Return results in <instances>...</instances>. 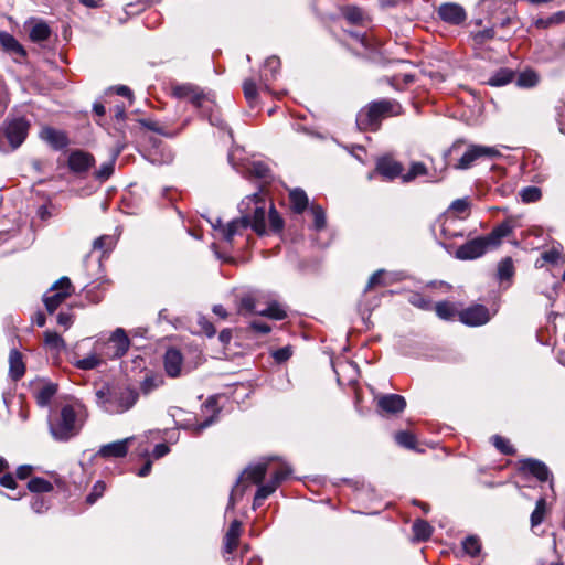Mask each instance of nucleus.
Wrapping results in <instances>:
<instances>
[{
  "mask_svg": "<svg viewBox=\"0 0 565 565\" xmlns=\"http://www.w3.org/2000/svg\"><path fill=\"white\" fill-rule=\"evenodd\" d=\"M266 200L260 193L246 196L238 204L241 216L222 226V238L233 244L236 237H243L250 227L257 235L266 233Z\"/></svg>",
  "mask_w": 565,
  "mask_h": 565,
  "instance_id": "f257e3e1",
  "label": "nucleus"
},
{
  "mask_svg": "<svg viewBox=\"0 0 565 565\" xmlns=\"http://www.w3.org/2000/svg\"><path fill=\"white\" fill-rule=\"evenodd\" d=\"M97 406L110 415H119L131 409L139 392L128 385H105L95 393Z\"/></svg>",
  "mask_w": 565,
  "mask_h": 565,
  "instance_id": "f03ea898",
  "label": "nucleus"
},
{
  "mask_svg": "<svg viewBox=\"0 0 565 565\" xmlns=\"http://www.w3.org/2000/svg\"><path fill=\"white\" fill-rule=\"evenodd\" d=\"M500 151L494 147L467 143L463 139L456 140L445 152L446 164H450L455 157L457 161L452 164L456 170H468L478 160L494 159L500 157Z\"/></svg>",
  "mask_w": 565,
  "mask_h": 565,
  "instance_id": "7ed1b4c3",
  "label": "nucleus"
},
{
  "mask_svg": "<svg viewBox=\"0 0 565 565\" xmlns=\"http://www.w3.org/2000/svg\"><path fill=\"white\" fill-rule=\"evenodd\" d=\"M513 230L509 221H504L493 227V230L484 236H479L468 241L456 249V257L462 260H471L481 257L489 249L500 246L502 239L511 234Z\"/></svg>",
  "mask_w": 565,
  "mask_h": 565,
  "instance_id": "20e7f679",
  "label": "nucleus"
},
{
  "mask_svg": "<svg viewBox=\"0 0 565 565\" xmlns=\"http://www.w3.org/2000/svg\"><path fill=\"white\" fill-rule=\"evenodd\" d=\"M84 408L82 405H65L62 407L60 417L50 425L54 439L65 441L78 434L83 419L81 418Z\"/></svg>",
  "mask_w": 565,
  "mask_h": 565,
  "instance_id": "39448f33",
  "label": "nucleus"
},
{
  "mask_svg": "<svg viewBox=\"0 0 565 565\" xmlns=\"http://www.w3.org/2000/svg\"><path fill=\"white\" fill-rule=\"evenodd\" d=\"M30 121L24 117L7 118L0 126V151L8 153L17 150L26 139Z\"/></svg>",
  "mask_w": 565,
  "mask_h": 565,
  "instance_id": "423d86ee",
  "label": "nucleus"
},
{
  "mask_svg": "<svg viewBox=\"0 0 565 565\" xmlns=\"http://www.w3.org/2000/svg\"><path fill=\"white\" fill-rule=\"evenodd\" d=\"M398 106L390 100L372 103L367 108L359 111L356 125L361 130H376L385 116L397 114Z\"/></svg>",
  "mask_w": 565,
  "mask_h": 565,
  "instance_id": "0eeeda50",
  "label": "nucleus"
},
{
  "mask_svg": "<svg viewBox=\"0 0 565 565\" xmlns=\"http://www.w3.org/2000/svg\"><path fill=\"white\" fill-rule=\"evenodd\" d=\"M271 458L266 459L265 461L250 465L248 466L239 476L237 479L236 484L233 487L231 494H230V501L227 504V510L233 509L236 501L241 499L245 492V483H254L259 484L263 482L268 469H269V461Z\"/></svg>",
  "mask_w": 565,
  "mask_h": 565,
  "instance_id": "6e6552de",
  "label": "nucleus"
},
{
  "mask_svg": "<svg viewBox=\"0 0 565 565\" xmlns=\"http://www.w3.org/2000/svg\"><path fill=\"white\" fill-rule=\"evenodd\" d=\"M172 94L179 99L189 100L194 107L201 109V114L210 110L213 104V99L210 98L209 94H205L202 88L190 83L174 85Z\"/></svg>",
  "mask_w": 565,
  "mask_h": 565,
  "instance_id": "1a4fd4ad",
  "label": "nucleus"
},
{
  "mask_svg": "<svg viewBox=\"0 0 565 565\" xmlns=\"http://www.w3.org/2000/svg\"><path fill=\"white\" fill-rule=\"evenodd\" d=\"M105 352L102 354L105 359H119L124 356L130 348V339L122 328H117L110 334L108 341L104 344Z\"/></svg>",
  "mask_w": 565,
  "mask_h": 565,
  "instance_id": "9d476101",
  "label": "nucleus"
},
{
  "mask_svg": "<svg viewBox=\"0 0 565 565\" xmlns=\"http://www.w3.org/2000/svg\"><path fill=\"white\" fill-rule=\"evenodd\" d=\"M52 295L44 296V305L50 313H53L58 306L72 295L73 286L67 277L60 278L50 290Z\"/></svg>",
  "mask_w": 565,
  "mask_h": 565,
  "instance_id": "9b49d317",
  "label": "nucleus"
},
{
  "mask_svg": "<svg viewBox=\"0 0 565 565\" xmlns=\"http://www.w3.org/2000/svg\"><path fill=\"white\" fill-rule=\"evenodd\" d=\"M490 320V313L483 305L469 307L460 312V321L467 326H481Z\"/></svg>",
  "mask_w": 565,
  "mask_h": 565,
  "instance_id": "f8f14e48",
  "label": "nucleus"
},
{
  "mask_svg": "<svg viewBox=\"0 0 565 565\" xmlns=\"http://www.w3.org/2000/svg\"><path fill=\"white\" fill-rule=\"evenodd\" d=\"M438 15L444 22L454 25L461 24L467 18L465 9L461 6L451 2L443 3L438 8Z\"/></svg>",
  "mask_w": 565,
  "mask_h": 565,
  "instance_id": "ddd939ff",
  "label": "nucleus"
},
{
  "mask_svg": "<svg viewBox=\"0 0 565 565\" xmlns=\"http://www.w3.org/2000/svg\"><path fill=\"white\" fill-rule=\"evenodd\" d=\"M134 437H128L121 440L103 445L97 455L102 458H122L127 455L129 445Z\"/></svg>",
  "mask_w": 565,
  "mask_h": 565,
  "instance_id": "4468645a",
  "label": "nucleus"
},
{
  "mask_svg": "<svg viewBox=\"0 0 565 565\" xmlns=\"http://www.w3.org/2000/svg\"><path fill=\"white\" fill-rule=\"evenodd\" d=\"M242 532V523L234 520L224 535L223 556L225 561H230L227 555H231L238 546Z\"/></svg>",
  "mask_w": 565,
  "mask_h": 565,
  "instance_id": "2eb2a0df",
  "label": "nucleus"
},
{
  "mask_svg": "<svg viewBox=\"0 0 565 565\" xmlns=\"http://www.w3.org/2000/svg\"><path fill=\"white\" fill-rule=\"evenodd\" d=\"M95 163L94 157L81 150L74 151L68 157V167L75 173L88 171Z\"/></svg>",
  "mask_w": 565,
  "mask_h": 565,
  "instance_id": "dca6fc26",
  "label": "nucleus"
},
{
  "mask_svg": "<svg viewBox=\"0 0 565 565\" xmlns=\"http://www.w3.org/2000/svg\"><path fill=\"white\" fill-rule=\"evenodd\" d=\"M376 171L385 179L393 180L397 177L402 178L403 167L399 162L391 157L380 158L376 162Z\"/></svg>",
  "mask_w": 565,
  "mask_h": 565,
  "instance_id": "f3484780",
  "label": "nucleus"
},
{
  "mask_svg": "<svg viewBox=\"0 0 565 565\" xmlns=\"http://www.w3.org/2000/svg\"><path fill=\"white\" fill-rule=\"evenodd\" d=\"M0 44L17 62H21V60L26 56V52L23 46L8 32H0Z\"/></svg>",
  "mask_w": 565,
  "mask_h": 565,
  "instance_id": "a211bd4d",
  "label": "nucleus"
},
{
  "mask_svg": "<svg viewBox=\"0 0 565 565\" xmlns=\"http://www.w3.org/2000/svg\"><path fill=\"white\" fill-rule=\"evenodd\" d=\"M379 407L391 414L399 413L404 411L406 406V401L402 395L398 394H387L383 395L377 399Z\"/></svg>",
  "mask_w": 565,
  "mask_h": 565,
  "instance_id": "6ab92c4d",
  "label": "nucleus"
},
{
  "mask_svg": "<svg viewBox=\"0 0 565 565\" xmlns=\"http://www.w3.org/2000/svg\"><path fill=\"white\" fill-rule=\"evenodd\" d=\"M521 470L527 471L537 478L540 481H546L550 478V470L547 466L536 459H524L521 462Z\"/></svg>",
  "mask_w": 565,
  "mask_h": 565,
  "instance_id": "aec40b11",
  "label": "nucleus"
},
{
  "mask_svg": "<svg viewBox=\"0 0 565 565\" xmlns=\"http://www.w3.org/2000/svg\"><path fill=\"white\" fill-rule=\"evenodd\" d=\"M183 358L179 350L169 349L164 354V369L169 376L175 377L181 372Z\"/></svg>",
  "mask_w": 565,
  "mask_h": 565,
  "instance_id": "412c9836",
  "label": "nucleus"
},
{
  "mask_svg": "<svg viewBox=\"0 0 565 565\" xmlns=\"http://www.w3.org/2000/svg\"><path fill=\"white\" fill-rule=\"evenodd\" d=\"M280 68V60L276 56H270L265 61L264 71L260 74V82L264 88H268L270 81L276 78Z\"/></svg>",
  "mask_w": 565,
  "mask_h": 565,
  "instance_id": "4be33fe9",
  "label": "nucleus"
},
{
  "mask_svg": "<svg viewBox=\"0 0 565 565\" xmlns=\"http://www.w3.org/2000/svg\"><path fill=\"white\" fill-rule=\"evenodd\" d=\"M9 372L10 376L17 381L20 380L25 373V365L22 360V354L18 350H12L9 355Z\"/></svg>",
  "mask_w": 565,
  "mask_h": 565,
  "instance_id": "5701e85b",
  "label": "nucleus"
},
{
  "mask_svg": "<svg viewBox=\"0 0 565 565\" xmlns=\"http://www.w3.org/2000/svg\"><path fill=\"white\" fill-rule=\"evenodd\" d=\"M41 137L56 150L67 146L65 134L53 128H44L41 132Z\"/></svg>",
  "mask_w": 565,
  "mask_h": 565,
  "instance_id": "b1692460",
  "label": "nucleus"
},
{
  "mask_svg": "<svg viewBox=\"0 0 565 565\" xmlns=\"http://www.w3.org/2000/svg\"><path fill=\"white\" fill-rule=\"evenodd\" d=\"M515 78V73L510 68H500L497 72H494L489 79L487 81V84L493 87H501L509 83H511Z\"/></svg>",
  "mask_w": 565,
  "mask_h": 565,
  "instance_id": "393cba45",
  "label": "nucleus"
},
{
  "mask_svg": "<svg viewBox=\"0 0 565 565\" xmlns=\"http://www.w3.org/2000/svg\"><path fill=\"white\" fill-rule=\"evenodd\" d=\"M289 200L294 212L300 214L308 206V196L302 189L296 188L290 191Z\"/></svg>",
  "mask_w": 565,
  "mask_h": 565,
  "instance_id": "a878e982",
  "label": "nucleus"
},
{
  "mask_svg": "<svg viewBox=\"0 0 565 565\" xmlns=\"http://www.w3.org/2000/svg\"><path fill=\"white\" fill-rule=\"evenodd\" d=\"M51 30L45 22L38 21L31 24L29 36L33 42H42L50 38Z\"/></svg>",
  "mask_w": 565,
  "mask_h": 565,
  "instance_id": "bb28decb",
  "label": "nucleus"
},
{
  "mask_svg": "<svg viewBox=\"0 0 565 565\" xmlns=\"http://www.w3.org/2000/svg\"><path fill=\"white\" fill-rule=\"evenodd\" d=\"M57 387L54 384H45L35 392V401L39 406H47L53 396L56 394Z\"/></svg>",
  "mask_w": 565,
  "mask_h": 565,
  "instance_id": "cd10ccee",
  "label": "nucleus"
},
{
  "mask_svg": "<svg viewBox=\"0 0 565 565\" xmlns=\"http://www.w3.org/2000/svg\"><path fill=\"white\" fill-rule=\"evenodd\" d=\"M258 489L255 493L254 501H253V509L256 510L259 508L264 500H266L271 493H274L277 490V486L269 480L266 484H257Z\"/></svg>",
  "mask_w": 565,
  "mask_h": 565,
  "instance_id": "c85d7f7f",
  "label": "nucleus"
},
{
  "mask_svg": "<svg viewBox=\"0 0 565 565\" xmlns=\"http://www.w3.org/2000/svg\"><path fill=\"white\" fill-rule=\"evenodd\" d=\"M103 361H104V355L103 356L98 355L95 352V353L88 354L87 356H85L83 359L77 360L74 363V365L79 370L89 371V370H94V369L98 367Z\"/></svg>",
  "mask_w": 565,
  "mask_h": 565,
  "instance_id": "c756f323",
  "label": "nucleus"
},
{
  "mask_svg": "<svg viewBox=\"0 0 565 565\" xmlns=\"http://www.w3.org/2000/svg\"><path fill=\"white\" fill-rule=\"evenodd\" d=\"M413 533L417 541H427L433 533V527L428 522L419 519L413 524Z\"/></svg>",
  "mask_w": 565,
  "mask_h": 565,
  "instance_id": "7c9ffc66",
  "label": "nucleus"
},
{
  "mask_svg": "<svg viewBox=\"0 0 565 565\" xmlns=\"http://www.w3.org/2000/svg\"><path fill=\"white\" fill-rule=\"evenodd\" d=\"M257 315L268 317L275 320H282L287 316L285 309L281 308L280 305L275 301L270 302L265 309L257 311Z\"/></svg>",
  "mask_w": 565,
  "mask_h": 565,
  "instance_id": "2f4dec72",
  "label": "nucleus"
},
{
  "mask_svg": "<svg viewBox=\"0 0 565 565\" xmlns=\"http://www.w3.org/2000/svg\"><path fill=\"white\" fill-rule=\"evenodd\" d=\"M116 157L110 158L106 162L102 163L100 167L95 171L94 177L99 182L108 180L115 170Z\"/></svg>",
  "mask_w": 565,
  "mask_h": 565,
  "instance_id": "473e14b6",
  "label": "nucleus"
},
{
  "mask_svg": "<svg viewBox=\"0 0 565 565\" xmlns=\"http://www.w3.org/2000/svg\"><path fill=\"white\" fill-rule=\"evenodd\" d=\"M562 23H565V11H558L547 18H540L534 22L535 26L539 29H547L551 25Z\"/></svg>",
  "mask_w": 565,
  "mask_h": 565,
  "instance_id": "72a5a7b5",
  "label": "nucleus"
},
{
  "mask_svg": "<svg viewBox=\"0 0 565 565\" xmlns=\"http://www.w3.org/2000/svg\"><path fill=\"white\" fill-rule=\"evenodd\" d=\"M44 343L50 350L61 352L65 349V341L63 338L53 331H46L44 333Z\"/></svg>",
  "mask_w": 565,
  "mask_h": 565,
  "instance_id": "f704fd0d",
  "label": "nucleus"
},
{
  "mask_svg": "<svg viewBox=\"0 0 565 565\" xmlns=\"http://www.w3.org/2000/svg\"><path fill=\"white\" fill-rule=\"evenodd\" d=\"M28 489L34 493H45L53 490V484L43 478L35 477L28 482Z\"/></svg>",
  "mask_w": 565,
  "mask_h": 565,
  "instance_id": "c9c22d12",
  "label": "nucleus"
},
{
  "mask_svg": "<svg viewBox=\"0 0 565 565\" xmlns=\"http://www.w3.org/2000/svg\"><path fill=\"white\" fill-rule=\"evenodd\" d=\"M546 514V500L545 498H540L536 501L535 509L531 514V526L536 527L544 521V516Z\"/></svg>",
  "mask_w": 565,
  "mask_h": 565,
  "instance_id": "e433bc0d",
  "label": "nucleus"
},
{
  "mask_svg": "<svg viewBox=\"0 0 565 565\" xmlns=\"http://www.w3.org/2000/svg\"><path fill=\"white\" fill-rule=\"evenodd\" d=\"M514 275V266L513 262L510 257L503 258L498 265V278L502 280H508L512 278Z\"/></svg>",
  "mask_w": 565,
  "mask_h": 565,
  "instance_id": "4c0bfd02",
  "label": "nucleus"
},
{
  "mask_svg": "<svg viewBox=\"0 0 565 565\" xmlns=\"http://www.w3.org/2000/svg\"><path fill=\"white\" fill-rule=\"evenodd\" d=\"M462 548L465 553L475 557L481 551V543L478 536L470 535L462 541Z\"/></svg>",
  "mask_w": 565,
  "mask_h": 565,
  "instance_id": "58836bf2",
  "label": "nucleus"
},
{
  "mask_svg": "<svg viewBox=\"0 0 565 565\" xmlns=\"http://www.w3.org/2000/svg\"><path fill=\"white\" fill-rule=\"evenodd\" d=\"M561 256L559 248L553 246L551 249L541 254V257L535 262L536 268H542L546 263L554 264Z\"/></svg>",
  "mask_w": 565,
  "mask_h": 565,
  "instance_id": "ea45409f",
  "label": "nucleus"
},
{
  "mask_svg": "<svg viewBox=\"0 0 565 565\" xmlns=\"http://www.w3.org/2000/svg\"><path fill=\"white\" fill-rule=\"evenodd\" d=\"M539 76L533 71H525L516 76V85L519 87L530 88L537 84Z\"/></svg>",
  "mask_w": 565,
  "mask_h": 565,
  "instance_id": "a19ab883",
  "label": "nucleus"
},
{
  "mask_svg": "<svg viewBox=\"0 0 565 565\" xmlns=\"http://www.w3.org/2000/svg\"><path fill=\"white\" fill-rule=\"evenodd\" d=\"M427 174V168L423 162H413L407 173L402 175L403 182H411L415 178Z\"/></svg>",
  "mask_w": 565,
  "mask_h": 565,
  "instance_id": "79ce46f5",
  "label": "nucleus"
},
{
  "mask_svg": "<svg viewBox=\"0 0 565 565\" xmlns=\"http://www.w3.org/2000/svg\"><path fill=\"white\" fill-rule=\"evenodd\" d=\"M243 92L246 100L249 103V105H253L257 102L258 96V89L256 82L252 78H247L243 83Z\"/></svg>",
  "mask_w": 565,
  "mask_h": 565,
  "instance_id": "37998d69",
  "label": "nucleus"
},
{
  "mask_svg": "<svg viewBox=\"0 0 565 565\" xmlns=\"http://www.w3.org/2000/svg\"><path fill=\"white\" fill-rule=\"evenodd\" d=\"M291 473V467L284 462L276 470L273 471V477L270 481L274 482L277 487H279L280 483L288 479Z\"/></svg>",
  "mask_w": 565,
  "mask_h": 565,
  "instance_id": "c03bdc74",
  "label": "nucleus"
},
{
  "mask_svg": "<svg viewBox=\"0 0 565 565\" xmlns=\"http://www.w3.org/2000/svg\"><path fill=\"white\" fill-rule=\"evenodd\" d=\"M313 216V228L321 231L326 227V212L320 205L312 204L310 207Z\"/></svg>",
  "mask_w": 565,
  "mask_h": 565,
  "instance_id": "a18cd8bd",
  "label": "nucleus"
},
{
  "mask_svg": "<svg viewBox=\"0 0 565 565\" xmlns=\"http://www.w3.org/2000/svg\"><path fill=\"white\" fill-rule=\"evenodd\" d=\"M435 311L437 316L444 320H450L455 317L456 310L455 307L447 301L438 302L435 306Z\"/></svg>",
  "mask_w": 565,
  "mask_h": 565,
  "instance_id": "49530a36",
  "label": "nucleus"
},
{
  "mask_svg": "<svg viewBox=\"0 0 565 565\" xmlns=\"http://www.w3.org/2000/svg\"><path fill=\"white\" fill-rule=\"evenodd\" d=\"M520 195L523 202L532 203L541 199L542 192L537 186H526L521 190Z\"/></svg>",
  "mask_w": 565,
  "mask_h": 565,
  "instance_id": "de8ad7c7",
  "label": "nucleus"
},
{
  "mask_svg": "<svg viewBox=\"0 0 565 565\" xmlns=\"http://www.w3.org/2000/svg\"><path fill=\"white\" fill-rule=\"evenodd\" d=\"M257 311L255 299L252 296H245L239 300L238 313L249 315L257 313Z\"/></svg>",
  "mask_w": 565,
  "mask_h": 565,
  "instance_id": "09e8293b",
  "label": "nucleus"
},
{
  "mask_svg": "<svg viewBox=\"0 0 565 565\" xmlns=\"http://www.w3.org/2000/svg\"><path fill=\"white\" fill-rule=\"evenodd\" d=\"M408 302L423 310H429L431 308V301L419 292H412L408 296Z\"/></svg>",
  "mask_w": 565,
  "mask_h": 565,
  "instance_id": "8fccbe9b",
  "label": "nucleus"
},
{
  "mask_svg": "<svg viewBox=\"0 0 565 565\" xmlns=\"http://www.w3.org/2000/svg\"><path fill=\"white\" fill-rule=\"evenodd\" d=\"M268 222H269V227L273 232H280L284 227V221L273 204H270V207H269Z\"/></svg>",
  "mask_w": 565,
  "mask_h": 565,
  "instance_id": "3c124183",
  "label": "nucleus"
},
{
  "mask_svg": "<svg viewBox=\"0 0 565 565\" xmlns=\"http://www.w3.org/2000/svg\"><path fill=\"white\" fill-rule=\"evenodd\" d=\"M395 441L405 448L414 449L416 446V440L413 434L408 431H398L395 435Z\"/></svg>",
  "mask_w": 565,
  "mask_h": 565,
  "instance_id": "603ef678",
  "label": "nucleus"
},
{
  "mask_svg": "<svg viewBox=\"0 0 565 565\" xmlns=\"http://www.w3.org/2000/svg\"><path fill=\"white\" fill-rule=\"evenodd\" d=\"M492 443L494 445V447L502 454L504 455H514L515 454V449L510 445L509 440L501 437V436H493L492 437Z\"/></svg>",
  "mask_w": 565,
  "mask_h": 565,
  "instance_id": "864d4df0",
  "label": "nucleus"
},
{
  "mask_svg": "<svg viewBox=\"0 0 565 565\" xmlns=\"http://www.w3.org/2000/svg\"><path fill=\"white\" fill-rule=\"evenodd\" d=\"M115 245V239L110 235H104L94 241V249H102L105 253L110 250Z\"/></svg>",
  "mask_w": 565,
  "mask_h": 565,
  "instance_id": "5fc2aeb1",
  "label": "nucleus"
},
{
  "mask_svg": "<svg viewBox=\"0 0 565 565\" xmlns=\"http://www.w3.org/2000/svg\"><path fill=\"white\" fill-rule=\"evenodd\" d=\"M249 172L255 175L256 178H267L269 169L268 167L260 161H254L248 167Z\"/></svg>",
  "mask_w": 565,
  "mask_h": 565,
  "instance_id": "6e6d98bb",
  "label": "nucleus"
},
{
  "mask_svg": "<svg viewBox=\"0 0 565 565\" xmlns=\"http://www.w3.org/2000/svg\"><path fill=\"white\" fill-rule=\"evenodd\" d=\"M344 17L352 23H359L362 20L363 13L356 7H348L344 11Z\"/></svg>",
  "mask_w": 565,
  "mask_h": 565,
  "instance_id": "4d7b16f0",
  "label": "nucleus"
},
{
  "mask_svg": "<svg viewBox=\"0 0 565 565\" xmlns=\"http://www.w3.org/2000/svg\"><path fill=\"white\" fill-rule=\"evenodd\" d=\"M105 490V484L102 481H98L94 484L92 492L87 495L86 501L89 504H93L96 502V500L103 495V492Z\"/></svg>",
  "mask_w": 565,
  "mask_h": 565,
  "instance_id": "13d9d810",
  "label": "nucleus"
},
{
  "mask_svg": "<svg viewBox=\"0 0 565 565\" xmlns=\"http://www.w3.org/2000/svg\"><path fill=\"white\" fill-rule=\"evenodd\" d=\"M384 274H385V271L383 269H380V270L375 271L370 277L364 291H367V290L374 288L377 285H386V282L383 280V275Z\"/></svg>",
  "mask_w": 565,
  "mask_h": 565,
  "instance_id": "bf43d9fd",
  "label": "nucleus"
},
{
  "mask_svg": "<svg viewBox=\"0 0 565 565\" xmlns=\"http://www.w3.org/2000/svg\"><path fill=\"white\" fill-rule=\"evenodd\" d=\"M160 384V380L154 376H147L141 382L140 388L145 394L150 393L152 390L158 387Z\"/></svg>",
  "mask_w": 565,
  "mask_h": 565,
  "instance_id": "052dcab7",
  "label": "nucleus"
},
{
  "mask_svg": "<svg viewBox=\"0 0 565 565\" xmlns=\"http://www.w3.org/2000/svg\"><path fill=\"white\" fill-rule=\"evenodd\" d=\"M31 507L36 513H42L49 509L47 502L41 495H35L33 498Z\"/></svg>",
  "mask_w": 565,
  "mask_h": 565,
  "instance_id": "680f3d73",
  "label": "nucleus"
},
{
  "mask_svg": "<svg viewBox=\"0 0 565 565\" xmlns=\"http://www.w3.org/2000/svg\"><path fill=\"white\" fill-rule=\"evenodd\" d=\"M290 356L291 349L289 347H284L273 352V358L279 363L287 361Z\"/></svg>",
  "mask_w": 565,
  "mask_h": 565,
  "instance_id": "e2e57ef3",
  "label": "nucleus"
},
{
  "mask_svg": "<svg viewBox=\"0 0 565 565\" xmlns=\"http://www.w3.org/2000/svg\"><path fill=\"white\" fill-rule=\"evenodd\" d=\"M249 329L259 334H267L271 331L270 326L262 321H252Z\"/></svg>",
  "mask_w": 565,
  "mask_h": 565,
  "instance_id": "0e129e2a",
  "label": "nucleus"
},
{
  "mask_svg": "<svg viewBox=\"0 0 565 565\" xmlns=\"http://www.w3.org/2000/svg\"><path fill=\"white\" fill-rule=\"evenodd\" d=\"M213 106H214V103L211 105V109L206 110L205 114H202V115L203 116H207V119H209V121H210V124L212 126H216V127L223 128L224 127V122H223V120L220 118V116L217 114L213 113Z\"/></svg>",
  "mask_w": 565,
  "mask_h": 565,
  "instance_id": "69168bd1",
  "label": "nucleus"
},
{
  "mask_svg": "<svg viewBox=\"0 0 565 565\" xmlns=\"http://www.w3.org/2000/svg\"><path fill=\"white\" fill-rule=\"evenodd\" d=\"M493 36H494L493 29H486V30H482V31H479L478 33H476L475 40L477 43H483L484 41L490 40Z\"/></svg>",
  "mask_w": 565,
  "mask_h": 565,
  "instance_id": "338daca9",
  "label": "nucleus"
},
{
  "mask_svg": "<svg viewBox=\"0 0 565 565\" xmlns=\"http://www.w3.org/2000/svg\"><path fill=\"white\" fill-rule=\"evenodd\" d=\"M0 484L11 490H14L17 488L15 479L10 473H7L0 478Z\"/></svg>",
  "mask_w": 565,
  "mask_h": 565,
  "instance_id": "774afa93",
  "label": "nucleus"
}]
</instances>
